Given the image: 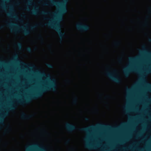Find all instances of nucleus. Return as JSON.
Listing matches in <instances>:
<instances>
[{"mask_svg":"<svg viewBox=\"0 0 151 151\" xmlns=\"http://www.w3.org/2000/svg\"><path fill=\"white\" fill-rule=\"evenodd\" d=\"M49 0L50 1L52 5L56 6L59 5L60 7L57 13H53L54 15L57 16L55 18L56 21H52V22L46 24L45 25H47L49 27L57 31L60 38V41L61 42L65 34V32L61 31L60 22L63 19V15L67 12V4L68 0H63L62 1H56L53 0Z\"/></svg>","mask_w":151,"mask_h":151,"instance_id":"1","label":"nucleus"},{"mask_svg":"<svg viewBox=\"0 0 151 151\" xmlns=\"http://www.w3.org/2000/svg\"><path fill=\"white\" fill-rule=\"evenodd\" d=\"M39 73L42 76L46 77V80L48 83V84L35 93L26 97L24 99L18 100L17 101L18 104L22 105L29 103L33 100L41 97L43 93L46 91H50L54 92L57 91V85L55 79L51 78L49 74L47 75L44 73H40L39 72Z\"/></svg>","mask_w":151,"mask_h":151,"instance_id":"2","label":"nucleus"},{"mask_svg":"<svg viewBox=\"0 0 151 151\" xmlns=\"http://www.w3.org/2000/svg\"><path fill=\"white\" fill-rule=\"evenodd\" d=\"M8 26L10 28L12 32L18 33L19 32V29L21 28L23 30V33L25 35H27L30 34V32L27 28L28 27L27 24H25L24 27L20 26L16 23H7Z\"/></svg>","mask_w":151,"mask_h":151,"instance_id":"3","label":"nucleus"},{"mask_svg":"<svg viewBox=\"0 0 151 151\" xmlns=\"http://www.w3.org/2000/svg\"><path fill=\"white\" fill-rule=\"evenodd\" d=\"M117 73V70H114L112 72H109L106 73V75L111 80L113 81L119 83L121 82V80L119 77L114 76Z\"/></svg>","mask_w":151,"mask_h":151,"instance_id":"4","label":"nucleus"},{"mask_svg":"<svg viewBox=\"0 0 151 151\" xmlns=\"http://www.w3.org/2000/svg\"><path fill=\"white\" fill-rule=\"evenodd\" d=\"M26 151H47L46 149L38 144H34L29 146L27 148Z\"/></svg>","mask_w":151,"mask_h":151,"instance_id":"5","label":"nucleus"},{"mask_svg":"<svg viewBox=\"0 0 151 151\" xmlns=\"http://www.w3.org/2000/svg\"><path fill=\"white\" fill-rule=\"evenodd\" d=\"M17 106L15 104L9 105L8 107L6 109V111L4 112L2 114V116L0 117V123L1 124L3 122L4 117L8 115L9 111L15 110Z\"/></svg>","mask_w":151,"mask_h":151,"instance_id":"6","label":"nucleus"},{"mask_svg":"<svg viewBox=\"0 0 151 151\" xmlns=\"http://www.w3.org/2000/svg\"><path fill=\"white\" fill-rule=\"evenodd\" d=\"M76 29L81 32H86L90 29V27L88 25L79 23L76 25Z\"/></svg>","mask_w":151,"mask_h":151,"instance_id":"7","label":"nucleus"},{"mask_svg":"<svg viewBox=\"0 0 151 151\" xmlns=\"http://www.w3.org/2000/svg\"><path fill=\"white\" fill-rule=\"evenodd\" d=\"M67 130L69 132H72L76 129V127L74 125L67 123L65 124Z\"/></svg>","mask_w":151,"mask_h":151,"instance_id":"8","label":"nucleus"},{"mask_svg":"<svg viewBox=\"0 0 151 151\" xmlns=\"http://www.w3.org/2000/svg\"><path fill=\"white\" fill-rule=\"evenodd\" d=\"M137 71L136 69L133 68H125L124 69V73L125 77H128L131 72H136Z\"/></svg>","mask_w":151,"mask_h":151,"instance_id":"9","label":"nucleus"},{"mask_svg":"<svg viewBox=\"0 0 151 151\" xmlns=\"http://www.w3.org/2000/svg\"><path fill=\"white\" fill-rule=\"evenodd\" d=\"M33 116L32 115H27L25 113L23 112L21 115V118L23 120L29 119Z\"/></svg>","mask_w":151,"mask_h":151,"instance_id":"10","label":"nucleus"},{"mask_svg":"<svg viewBox=\"0 0 151 151\" xmlns=\"http://www.w3.org/2000/svg\"><path fill=\"white\" fill-rule=\"evenodd\" d=\"M97 128L96 126H91L89 128L86 127L81 128L79 129V130L81 131H84L86 132H88L91 129H94Z\"/></svg>","mask_w":151,"mask_h":151,"instance_id":"11","label":"nucleus"},{"mask_svg":"<svg viewBox=\"0 0 151 151\" xmlns=\"http://www.w3.org/2000/svg\"><path fill=\"white\" fill-rule=\"evenodd\" d=\"M39 7L38 6H36L34 9L32 10H31L29 7H27V10L29 12H31L32 14L36 15L37 14V13L39 11Z\"/></svg>","mask_w":151,"mask_h":151,"instance_id":"12","label":"nucleus"},{"mask_svg":"<svg viewBox=\"0 0 151 151\" xmlns=\"http://www.w3.org/2000/svg\"><path fill=\"white\" fill-rule=\"evenodd\" d=\"M98 145H94L90 144H87L86 145V148L90 150H95L98 147Z\"/></svg>","mask_w":151,"mask_h":151,"instance_id":"13","label":"nucleus"},{"mask_svg":"<svg viewBox=\"0 0 151 151\" xmlns=\"http://www.w3.org/2000/svg\"><path fill=\"white\" fill-rule=\"evenodd\" d=\"M7 14L9 17L14 18L16 20H18L20 22H22L23 21L20 19L18 16L15 13L12 14L11 13L8 12L7 13Z\"/></svg>","mask_w":151,"mask_h":151,"instance_id":"14","label":"nucleus"},{"mask_svg":"<svg viewBox=\"0 0 151 151\" xmlns=\"http://www.w3.org/2000/svg\"><path fill=\"white\" fill-rule=\"evenodd\" d=\"M139 59L138 57H130L129 58V60L131 62H134L137 60Z\"/></svg>","mask_w":151,"mask_h":151,"instance_id":"15","label":"nucleus"},{"mask_svg":"<svg viewBox=\"0 0 151 151\" xmlns=\"http://www.w3.org/2000/svg\"><path fill=\"white\" fill-rule=\"evenodd\" d=\"M51 14V13L50 12H47L44 11H43L40 13V14L43 15H50Z\"/></svg>","mask_w":151,"mask_h":151,"instance_id":"16","label":"nucleus"},{"mask_svg":"<svg viewBox=\"0 0 151 151\" xmlns=\"http://www.w3.org/2000/svg\"><path fill=\"white\" fill-rule=\"evenodd\" d=\"M78 98L77 96H75V97L74 98L73 101V103L74 104H76L78 102Z\"/></svg>","mask_w":151,"mask_h":151,"instance_id":"17","label":"nucleus"},{"mask_svg":"<svg viewBox=\"0 0 151 151\" xmlns=\"http://www.w3.org/2000/svg\"><path fill=\"white\" fill-rule=\"evenodd\" d=\"M46 65L47 66L48 68H53L54 67L53 65L51 64L47 63L46 64Z\"/></svg>","mask_w":151,"mask_h":151,"instance_id":"18","label":"nucleus"},{"mask_svg":"<svg viewBox=\"0 0 151 151\" xmlns=\"http://www.w3.org/2000/svg\"><path fill=\"white\" fill-rule=\"evenodd\" d=\"M37 26V24H36L33 26H32L30 27V29L31 30H33L35 28H36Z\"/></svg>","mask_w":151,"mask_h":151,"instance_id":"19","label":"nucleus"},{"mask_svg":"<svg viewBox=\"0 0 151 151\" xmlns=\"http://www.w3.org/2000/svg\"><path fill=\"white\" fill-rule=\"evenodd\" d=\"M17 46L19 49H21L22 47V44L20 42H18L17 44Z\"/></svg>","mask_w":151,"mask_h":151,"instance_id":"20","label":"nucleus"},{"mask_svg":"<svg viewBox=\"0 0 151 151\" xmlns=\"http://www.w3.org/2000/svg\"><path fill=\"white\" fill-rule=\"evenodd\" d=\"M26 50L28 52L31 53L32 52V50L30 47H28L26 48Z\"/></svg>","mask_w":151,"mask_h":151,"instance_id":"21","label":"nucleus"},{"mask_svg":"<svg viewBox=\"0 0 151 151\" xmlns=\"http://www.w3.org/2000/svg\"><path fill=\"white\" fill-rule=\"evenodd\" d=\"M120 42L119 41L116 42H114V44L116 46H119L120 44Z\"/></svg>","mask_w":151,"mask_h":151,"instance_id":"22","label":"nucleus"},{"mask_svg":"<svg viewBox=\"0 0 151 151\" xmlns=\"http://www.w3.org/2000/svg\"><path fill=\"white\" fill-rule=\"evenodd\" d=\"M146 73L148 74L151 73V69H147L145 70Z\"/></svg>","mask_w":151,"mask_h":151,"instance_id":"23","label":"nucleus"},{"mask_svg":"<svg viewBox=\"0 0 151 151\" xmlns=\"http://www.w3.org/2000/svg\"><path fill=\"white\" fill-rule=\"evenodd\" d=\"M106 126L104 124H99L98 126V127H105Z\"/></svg>","mask_w":151,"mask_h":151,"instance_id":"24","label":"nucleus"},{"mask_svg":"<svg viewBox=\"0 0 151 151\" xmlns=\"http://www.w3.org/2000/svg\"><path fill=\"white\" fill-rule=\"evenodd\" d=\"M1 7L4 9H5L6 8L5 4H1Z\"/></svg>","mask_w":151,"mask_h":151,"instance_id":"25","label":"nucleus"},{"mask_svg":"<svg viewBox=\"0 0 151 151\" xmlns=\"http://www.w3.org/2000/svg\"><path fill=\"white\" fill-rule=\"evenodd\" d=\"M129 149H131V148H128V147L126 148H124L123 149V151H127V150H129Z\"/></svg>","mask_w":151,"mask_h":151,"instance_id":"26","label":"nucleus"},{"mask_svg":"<svg viewBox=\"0 0 151 151\" xmlns=\"http://www.w3.org/2000/svg\"><path fill=\"white\" fill-rule=\"evenodd\" d=\"M122 58H119L118 59V61L119 63H121L122 61Z\"/></svg>","mask_w":151,"mask_h":151,"instance_id":"27","label":"nucleus"},{"mask_svg":"<svg viewBox=\"0 0 151 151\" xmlns=\"http://www.w3.org/2000/svg\"><path fill=\"white\" fill-rule=\"evenodd\" d=\"M9 7L12 11H14L13 7L12 6H9Z\"/></svg>","mask_w":151,"mask_h":151,"instance_id":"28","label":"nucleus"},{"mask_svg":"<svg viewBox=\"0 0 151 151\" xmlns=\"http://www.w3.org/2000/svg\"><path fill=\"white\" fill-rule=\"evenodd\" d=\"M84 119L86 121H88L89 120V118L88 117H85L84 118Z\"/></svg>","mask_w":151,"mask_h":151,"instance_id":"29","label":"nucleus"},{"mask_svg":"<svg viewBox=\"0 0 151 151\" xmlns=\"http://www.w3.org/2000/svg\"><path fill=\"white\" fill-rule=\"evenodd\" d=\"M141 52H142L147 53V51L145 49L143 51H141Z\"/></svg>","mask_w":151,"mask_h":151,"instance_id":"30","label":"nucleus"},{"mask_svg":"<svg viewBox=\"0 0 151 151\" xmlns=\"http://www.w3.org/2000/svg\"><path fill=\"white\" fill-rule=\"evenodd\" d=\"M29 1V2H28V4H31V2L33 0H28Z\"/></svg>","mask_w":151,"mask_h":151,"instance_id":"31","label":"nucleus"},{"mask_svg":"<svg viewBox=\"0 0 151 151\" xmlns=\"http://www.w3.org/2000/svg\"><path fill=\"white\" fill-rule=\"evenodd\" d=\"M39 38L40 39H41L42 40H43V38H42V37L41 35H40L39 36Z\"/></svg>","mask_w":151,"mask_h":151,"instance_id":"32","label":"nucleus"},{"mask_svg":"<svg viewBox=\"0 0 151 151\" xmlns=\"http://www.w3.org/2000/svg\"><path fill=\"white\" fill-rule=\"evenodd\" d=\"M10 130V129H8L6 130L5 132L6 133H8Z\"/></svg>","mask_w":151,"mask_h":151,"instance_id":"33","label":"nucleus"},{"mask_svg":"<svg viewBox=\"0 0 151 151\" xmlns=\"http://www.w3.org/2000/svg\"><path fill=\"white\" fill-rule=\"evenodd\" d=\"M66 82L67 83H70V81L69 80H67L66 81Z\"/></svg>","mask_w":151,"mask_h":151,"instance_id":"34","label":"nucleus"},{"mask_svg":"<svg viewBox=\"0 0 151 151\" xmlns=\"http://www.w3.org/2000/svg\"><path fill=\"white\" fill-rule=\"evenodd\" d=\"M69 141H70L69 140H68L66 142V143L67 144H68V143L69 142Z\"/></svg>","mask_w":151,"mask_h":151,"instance_id":"35","label":"nucleus"},{"mask_svg":"<svg viewBox=\"0 0 151 151\" xmlns=\"http://www.w3.org/2000/svg\"><path fill=\"white\" fill-rule=\"evenodd\" d=\"M149 11L150 12H151V8H149Z\"/></svg>","mask_w":151,"mask_h":151,"instance_id":"36","label":"nucleus"},{"mask_svg":"<svg viewBox=\"0 0 151 151\" xmlns=\"http://www.w3.org/2000/svg\"><path fill=\"white\" fill-rule=\"evenodd\" d=\"M44 4V5H46V6L48 5V4L47 3H45Z\"/></svg>","mask_w":151,"mask_h":151,"instance_id":"37","label":"nucleus"},{"mask_svg":"<svg viewBox=\"0 0 151 151\" xmlns=\"http://www.w3.org/2000/svg\"><path fill=\"white\" fill-rule=\"evenodd\" d=\"M44 19L45 20H47L48 19V18H44Z\"/></svg>","mask_w":151,"mask_h":151,"instance_id":"38","label":"nucleus"},{"mask_svg":"<svg viewBox=\"0 0 151 151\" xmlns=\"http://www.w3.org/2000/svg\"><path fill=\"white\" fill-rule=\"evenodd\" d=\"M4 0V1H7V2H9L10 1V0Z\"/></svg>","mask_w":151,"mask_h":151,"instance_id":"39","label":"nucleus"},{"mask_svg":"<svg viewBox=\"0 0 151 151\" xmlns=\"http://www.w3.org/2000/svg\"><path fill=\"white\" fill-rule=\"evenodd\" d=\"M3 27V26H1L0 27V29H1Z\"/></svg>","mask_w":151,"mask_h":151,"instance_id":"40","label":"nucleus"},{"mask_svg":"<svg viewBox=\"0 0 151 151\" xmlns=\"http://www.w3.org/2000/svg\"><path fill=\"white\" fill-rule=\"evenodd\" d=\"M48 47H49L50 48H51V46H50V45H49V46H48Z\"/></svg>","mask_w":151,"mask_h":151,"instance_id":"41","label":"nucleus"},{"mask_svg":"<svg viewBox=\"0 0 151 151\" xmlns=\"http://www.w3.org/2000/svg\"><path fill=\"white\" fill-rule=\"evenodd\" d=\"M146 24V22H145V23H144V25H145Z\"/></svg>","mask_w":151,"mask_h":151,"instance_id":"42","label":"nucleus"},{"mask_svg":"<svg viewBox=\"0 0 151 151\" xmlns=\"http://www.w3.org/2000/svg\"><path fill=\"white\" fill-rule=\"evenodd\" d=\"M25 17V15H24V16H23V17Z\"/></svg>","mask_w":151,"mask_h":151,"instance_id":"43","label":"nucleus"},{"mask_svg":"<svg viewBox=\"0 0 151 151\" xmlns=\"http://www.w3.org/2000/svg\"><path fill=\"white\" fill-rule=\"evenodd\" d=\"M107 97H109V96H107Z\"/></svg>","mask_w":151,"mask_h":151,"instance_id":"44","label":"nucleus"},{"mask_svg":"<svg viewBox=\"0 0 151 151\" xmlns=\"http://www.w3.org/2000/svg\"><path fill=\"white\" fill-rule=\"evenodd\" d=\"M128 90H129V88H128Z\"/></svg>","mask_w":151,"mask_h":151,"instance_id":"45","label":"nucleus"}]
</instances>
